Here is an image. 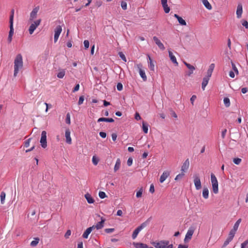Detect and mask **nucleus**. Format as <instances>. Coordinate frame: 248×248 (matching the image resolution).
Segmentation results:
<instances>
[{
  "mask_svg": "<svg viewBox=\"0 0 248 248\" xmlns=\"http://www.w3.org/2000/svg\"><path fill=\"white\" fill-rule=\"evenodd\" d=\"M23 66V58L21 54H18L14 61V76L16 77L20 69Z\"/></svg>",
  "mask_w": 248,
  "mask_h": 248,
  "instance_id": "1",
  "label": "nucleus"
},
{
  "mask_svg": "<svg viewBox=\"0 0 248 248\" xmlns=\"http://www.w3.org/2000/svg\"><path fill=\"white\" fill-rule=\"evenodd\" d=\"M151 219L152 217H151L149 218H148L145 221L141 223L140 226H138L134 231L132 235V238L133 239H135L137 237L140 232L143 229L145 228L149 224Z\"/></svg>",
  "mask_w": 248,
  "mask_h": 248,
  "instance_id": "2",
  "label": "nucleus"
},
{
  "mask_svg": "<svg viewBox=\"0 0 248 248\" xmlns=\"http://www.w3.org/2000/svg\"><path fill=\"white\" fill-rule=\"evenodd\" d=\"M211 181L212 183L213 191L215 194H217L218 192V184L217 179L213 173L211 174Z\"/></svg>",
  "mask_w": 248,
  "mask_h": 248,
  "instance_id": "3",
  "label": "nucleus"
},
{
  "mask_svg": "<svg viewBox=\"0 0 248 248\" xmlns=\"http://www.w3.org/2000/svg\"><path fill=\"white\" fill-rule=\"evenodd\" d=\"M46 137V131H43L41 133L40 142L41 147L44 149H45L47 147Z\"/></svg>",
  "mask_w": 248,
  "mask_h": 248,
  "instance_id": "4",
  "label": "nucleus"
},
{
  "mask_svg": "<svg viewBox=\"0 0 248 248\" xmlns=\"http://www.w3.org/2000/svg\"><path fill=\"white\" fill-rule=\"evenodd\" d=\"M169 244V241L162 240L158 242H153V245L155 248H166L167 245Z\"/></svg>",
  "mask_w": 248,
  "mask_h": 248,
  "instance_id": "5",
  "label": "nucleus"
},
{
  "mask_svg": "<svg viewBox=\"0 0 248 248\" xmlns=\"http://www.w3.org/2000/svg\"><path fill=\"white\" fill-rule=\"evenodd\" d=\"M194 178V183L195 186V188L197 190H199L201 188V182L199 176V174H195L193 176Z\"/></svg>",
  "mask_w": 248,
  "mask_h": 248,
  "instance_id": "6",
  "label": "nucleus"
},
{
  "mask_svg": "<svg viewBox=\"0 0 248 248\" xmlns=\"http://www.w3.org/2000/svg\"><path fill=\"white\" fill-rule=\"evenodd\" d=\"M62 31V27L60 25L57 26L54 30V43L57 42L59 37Z\"/></svg>",
  "mask_w": 248,
  "mask_h": 248,
  "instance_id": "7",
  "label": "nucleus"
},
{
  "mask_svg": "<svg viewBox=\"0 0 248 248\" xmlns=\"http://www.w3.org/2000/svg\"><path fill=\"white\" fill-rule=\"evenodd\" d=\"M39 10V6H37L34 8L30 14V20H32L36 17L37 14Z\"/></svg>",
  "mask_w": 248,
  "mask_h": 248,
  "instance_id": "8",
  "label": "nucleus"
},
{
  "mask_svg": "<svg viewBox=\"0 0 248 248\" xmlns=\"http://www.w3.org/2000/svg\"><path fill=\"white\" fill-rule=\"evenodd\" d=\"M189 167V159H186L185 161L183 163L181 170L182 172H186Z\"/></svg>",
  "mask_w": 248,
  "mask_h": 248,
  "instance_id": "9",
  "label": "nucleus"
},
{
  "mask_svg": "<svg viewBox=\"0 0 248 248\" xmlns=\"http://www.w3.org/2000/svg\"><path fill=\"white\" fill-rule=\"evenodd\" d=\"M105 219L103 217H101V221L97 222V223L96 224V225H93L92 226V227H93V230L94 229H96L97 230H100L101 229H102V228H103L104 227V222H105Z\"/></svg>",
  "mask_w": 248,
  "mask_h": 248,
  "instance_id": "10",
  "label": "nucleus"
},
{
  "mask_svg": "<svg viewBox=\"0 0 248 248\" xmlns=\"http://www.w3.org/2000/svg\"><path fill=\"white\" fill-rule=\"evenodd\" d=\"M153 40L155 41L156 45L158 46V47L161 50H164L165 49L164 45L161 43L160 40L156 36H154Z\"/></svg>",
  "mask_w": 248,
  "mask_h": 248,
  "instance_id": "11",
  "label": "nucleus"
},
{
  "mask_svg": "<svg viewBox=\"0 0 248 248\" xmlns=\"http://www.w3.org/2000/svg\"><path fill=\"white\" fill-rule=\"evenodd\" d=\"M138 68L139 69V73L140 76L142 78L143 81L147 80V77L146 76L145 73L143 70L141 69L142 65L141 64H139L137 65Z\"/></svg>",
  "mask_w": 248,
  "mask_h": 248,
  "instance_id": "12",
  "label": "nucleus"
},
{
  "mask_svg": "<svg viewBox=\"0 0 248 248\" xmlns=\"http://www.w3.org/2000/svg\"><path fill=\"white\" fill-rule=\"evenodd\" d=\"M194 233V230L192 229H189L185 236L184 241L186 242L187 241L191 239L192 236Z\"/></svg>",
  "mask_w": 248,
  "mask_h": 248,
  "instance_id": "13",
  "label": "nucleus"
},
{
  "mask_svg": "<svg viewBox=\"0 0 248 248\" xmlns=\"http://www.w3.org/2000/svg\"><path fill=\"white\" fill-rule=\"evenodd\" d=\"M184 63L186 66V67L189 69V71L188 73L187 74V75L188 76H190L193 73L194 70H195V67L194 66L190 64L189 63H188L186 62H184Z\"/></svg>",
  "mask_w": 248,
  "mask_h": 248,
  "instance_id": "14",
  "label": "nucleus"
},
{
  "mask_svg": "<svg viewBox=\"0 0 248 248\" xmlns=\"http://www.w3.org/2000/svg\"><path fill=\"white\" fill-rule=\"evenodd\" d=\"M169 175H170L169 171H164L160 177V179H159L160 182L161 183H163Z\"/></svg>",
  "mask_w": 248,
  "mask_h": 248,
  "instance_id": "15",
  "label": "nucleus"
},
{
  "mask_svg": "<svg viewBox=\"0 0 248 248\" xmlns=\"http://www.w3.org/2000/svg\"><path fill=\"white\" fill-rule=\"evenodd\" d=\"M10 28V31L9 32V35L8 37V43H11L12 40V37L14 34V26L12 25H9Z\"/></svg>",
  "mask_w": 248,
  "mask_h": 248,
  "instance_id": "16",
  "label": "nucleus"
},
{
  "mask_svg": "<svg viewBox=\"0 0 248 248\" xmlns=\"http://www.w3.org/2000/svg\"><path fill=\"white\" fill-rule=\"evenodd\" d=\"M93 227H90L88 228L83 232L82 235V237L85 239H87L88 238L89 235L92 232V231L93 230Z\"/></svg>",
  "mask_w": 248,
  "mask_h": 248,
  "instance_id": "17",
  "label": "nucleus"
},
{
  "mask_svg": "<svg viewBox=\"0 0 248 248\" xmlns=\"http://www.w3.org/2000/svg\"><path fill=\"white\" fill-rule=\"evenodd\" d=\"M243 13V7L241 4H239L237 7L236 16L238 18H240Z\"/></svg>",
  "mask_w": 248,
  "mask_h": 248,
  "instance_id": "18",
  "label": "nucleus"
},
{
  "mask_svg": "<svg viewBox=\"0 0 248 248\" xmlns=\"http://www.w3.org/2000/svg\"><path fill=\"white\" fill-rule=\"evenodd\" d=\"M65 136L66 142L68 144H71L72 142V140L70 137V131L69 129L66 130Z\"/></svg>",
  "mask_w": 248,
  "mask_h": 248,
  "instance_id": "19",
  "label": "nucleus"
},
{
  "mask_svg": "<svg viewBox=\"0 0 248 248\" xmlns=\"http://www.w3.org/2000/svg\"><path fill=\"white\" fill-rule=\"evenodd\" d=\"M209 79L210 78L206 76L203 78L202 84V88L203 90H205V88L207 86Z\"/></svg>",
  "mask_w": 248,
  "mask_h": 248,
  "instance_id": "20",
  "label": "nucleus"
},
{
  "mask_svg": "<svg viewBox=\"0 0 248 248\" xmlns=\"http://www.w3.org/2000/svg\"><path fill=\"white\" fill-rule=\"evenodd\" d=\"M84 197L89 203L91 204L94 202V199L89 193H87L85 194Z\"/></svg>",
  "mask_w": 248,
  "mask_h": 248,
  "instance_id": "21",
  "label": "nucleus"
},
{
  "mask_svg": "<svg viewBox=\"0 0 248 248\" xmlns=\"http://www.w3.org/2000/svg\"><path fill=\"white\" fill-rule=\"evenodd\" d=\"M215 68V64L214 63H211L209 67V69L207 71V74L206 77H208L209 78H210L211 77L212 72L213 71V70Z\"/></svg>",
  "mask_w": 248,
  "mask_h": 248,
  "instance_id": "22",
  "label": "nucleus"
},
{
  "mask_svg": "<svg viewBox=\"0 0 248 248\" xmlns=\"http://www.w3.org/2000/svg\"><path fill=\"white\" fill-rule=\"evenodd\" d=\"M202 195L205 199H207L209 197V190L207 187H204L202 190Z\"/></svg>",
  "mask_w": 248,
  "mask_h": 248,
  "instance_id": "23",
  "label": "nucleus"
},
{
  "mask_svg": "<svg viewBox=\"0 0 248 248\" xmlns=\"http://www.w3.org/2000/svg\"><path fill=\"white\" fill-rule=\"evenodd\" d=\"M148 59L149 61V67L151 71H154L155 65L153 62L149 55H148Z\"/></svg>",
  "mask_w": 248,
  "mask_h": 248,
  "instance_id": "24",
  "label": "nucleus"
},
{
  "mask_svg": "<svg viewBox=\"0 0 248 248\" xmlns=\"http://www.w3.org/2000/svg\"><path fill=\"white\" fill-rule=\"evenodd\" d=\"M133 245L136 248H148L146 244L141 243H134Z\"/></svg>",
  "mask_w": 248,
  "mask_h": 248,
  "instance_id": "25",
  "label": "nucleus"
},
{
  "mask_svg": "<svg viewBox=\"0 0 248 248\" xmlns=\"http://www.w3.org/2000/svg\"><path fill=\"white\" fill-rule=\"evenodd\" d=\"M121 161L120 158H117L114 167V172H116L120 168Z\"/></svg>",
  "mask_w": 248,
  "mask_h": 248,
  "instance_id": "26",
  "label": "nucleus"
},
{
  "mask_svg": "<svg viewBox=\"0 0 248 248\" xmlns=\"http://www.w3.org/2000/svg\"><path fill=\"white\" fill-rule=\"evenodd\" d=\"M65 75V69H60V72L57 74V77L59 78H62Z\"/></svg>",
  "mask_w": 248,
  "mask_h": 248,
  "instance_id": "27",
  "label": "nucleus"
},
{
  "mask_svg": "<svg viewBox=\"0 0 248 248\" xmlns=\"http://www.w3.org/2000/svg\"><path fill=\"white\" fill-rule=\"evenodd\" d=\"M14 9L11 11V14L9 18V25L14 26Z\"/></svg>",
  "mask_w": 248,
  "mask_h": 248,
  "instance_id": "28",
  "label": "nucleus"
},
{
  "mask_svg": "<svg viewBox=\"0 0 248 248\" xmlns=\"http://www.w3.org/2000/svg\"><path fill=\"white\" fill-rule=\"evenodd\" d=\"M202 2L206 9L208 10L212 9V7L208 0H202Z\"/></svg>",
  "mask_w": 248,
  "mask_h": 248,
  "instance_id": "29",
  "label": "nucleus"
},
{
  "mask_svg": "<svg viewBox=\"0 0 248 248\" xmlns=\"http://www.w3.org/2000/svg\"><path fill=\"white\" fill-rule=\"evenodd\" d=\"M169 57L170 58V59L171 60L172 62L174 63L178 64V62H177V60H176V58L175 57V56L173 55L172 52L169 51Z\"/></svg>",
  "mask_w": 248,
  "mask_h": 248,
  "instance_id": "30",
  "label": "nucleus"
},
{
  "mask_svg": "<svg viewBox=\"0 0 248 248\" xmlns=\"http://www.w3.org/2000/svg\"><path fill=\"white\" fill-rule=\"evenodd\" d=\"M142 124V130H143V132L145 134H147L148 131V126L149 125H148V124L147 123L143 121Z\"/></svg>",
  "mask_w": 248,
  "mask_h": 248,
  "instance_id": "31",
  "label": "nucleus"
},
{
  "mask_svg": "<svg viewBox=\"0 0 248 248\" xmlns=\"http://www.w3.org/2000/svg\"><path fill=\"white\" fill-rule=\"evenodd\" d=\"M161 4L162 5L165 13L166 14L169 13L170 11V8L168 6L167 3H162Z\"/></svg>",
  "mask_w": 248,
  "mask_h": 248,
  "instance_id": "32",
  "label": "nucleus"
},
{
  "mask_svg": "<svg viewBox=\"0 0 248 248\" xmlns=\"http://www.w3.org/2000/svg\"><path fill=\"white\" fill-rule=\"evenodd\" d=\"M6 197V194L4 192L2 191L0 193V202L1 204H4L5 202V199Z\"/></svg>",
  "mask_w": 248,
  "mask_h": 248,
  "instance_id": "33",
  "label": "nucleus"
},
{
  "mask_svg": "<svg viewBox=\"0 0 248 248\" xmlns=\"http://www.w3.org/2000/svg\"><path fill=\"white\" fill-rule=\"evenodd\" d=\"M223 103L226 107H229L230 106V100L228 97H225L223 99Z\"/></svg>",
  "mask_w": 248,
  "mask_h": 248,
  "instance_id": "34",
  "label": "nucleus"
},
{
  "mask_svg": "<svg viewBox=\"0 0 248 248\" xmlns=\"http://www.w3.org/2000/svg\"><path fill=\"white\" fill-rule=\"evenodd\" d=\"M39 241V238H34V240H33L31 242L30 245L31 247H35L38 244Z\"/></svg>",
  "mask_w": 248,
  "mask_h": 248,
  "instance_id": "35",
  "label": "nucleus"
},
{
  "mask_svg": "<svg viewBox=\"0 0 248 248\" xmlns=\"http://www.w3.org/2000/svg\"><path fill=\"white\" fill-rule=\"evenodd\" d=\"M177 20L179 24L183 26H186V21L183 19V18L181 16H180L178 19Z\"/></svg>",
  "mask_w": 248,
  "mask_h": 248,
  "instance_id": "36",
  "label": "nucleus"
},
{
  "mask_svg": "<svg viewBox=\"0 0 248 248\" xmlns=\"http://www.w3.org/2000/svg\"><path fill=\"white\" fill-rule=\"evenodd\" d=\"M36 29V27H35L34 25L31 24L29 29V31L30 34H32L33 32H34V30Z\"/></svg>",
  "mask_w": 248,
  "mask_h": 248,
  "instance_id": "37",
  "label": "nucleus"
},
{
  "mask_svg": "<svg viewBox=\"0 0 248 248\" xmlns=\"http://www.w3.org/2000/svg\"><path fill=\"white\" fill-rule=\"evenodd\" d=\"M236 232V231H235V230H234L233 229H232L230 231V232L229 233L228 237L232 238V239H233L234 236V235H235V234Z\"/></svg>",
  "mask_w": 248,
  "mask_h": 248,
  "instance_id": "38",
  "label": "nucleus"
},
{
  "mask_svg": "<svg viewBox=\"0 0 248 248\" xmlns=\"http://www.w3.org/2000/svg\"><path fill=\"white\" fill-rule=\"evenodd\" d=\"M142 192H143V189L142 188H140V190L139 191H138L137 192V193H136V197L137 198H139L140 197H141L142 195Z\"/></svg>",
  "mask_w": 248,
  "mask_h": 248,
  "instance_id": "39",
  "label": "nucleus"
},
{
  "mask_svg": "<svg viewBox=\"0 0 248 248\" xmlns=\"http://www.w3.org/2000/svg\"><path fill=\"white\" fill-rule=\"evenodd\" d=\"M184 175H185L184 173L182 172L181 173H179V174L176 175L174 180L175 181H177L178 180L181 179Z\"/></svg>",
  "mask_w": 248,
  "mask_h": 248,
  "instance_id": "40",
  "label": "nucleus"
},
{
  "mask_svg": "<svg viewBox=\"0 0 248 248\" xmlns=\"http://www.w3.org/2000/svg\"><path fill=\"white\" fill-rule=\"evenodd\" d=\"M119 57L121 58V59L123 61H124L125 62H126V57H125V55H124V54L122 52H119Z\"/></svg>",
  "mask_w": 248,
  "mask_h": 248,
  "instance_id": "41",
  "label": "nucleus"
},
{
  "mask_svg": "<svg viewBox=\"0 0 248 248\" xmlns=\"http://www.w3.org/2000/svg\"><path fill=\"white\" fill-rule=\"evenodd\" d=\"M98 159L94 155L93 156L92 162L94 165H96L98 164Z\"/></svg>",
  "mask_w": 248,
  "mask_h": 248,
  "instance_id": "42",
  "label": "nucleus"
},
{
  "mask_svg": "<svg viewBox=\"0 0 248 248\" xmlns=\"http://www.w3.org/2000/svg\"><path fill=\"white\" fill-rule=\"evenodd\" d=\"M99 197L101 199H104L107 197L106 194L103 191H100L99 192Z\"/></svg>",
  "mask_w": 248,
  "mask_h": 248,
  "instance_id": "43",
  "label": "nucleus"
},
{
  "mask_svg": "<svg viewBox=\"0 0 248 248\" xmlns=\"http://www.w3.org/2000/svg\"><path fill=\"white\" fill-rule=\"evenodd\" d=\"M242 160L239 158H235L233 160V163L236 165H239L241 162Z\"/></svg>",
  "mask_w": 248,
  "mask_h": 248,
  "instance_id": "44",
  "label": "nucleus"
},
{
  "mask_svg": "<svg viewBox=\"0 0 248 248\" xmlns=\"http://www.w3.org/2000/svg\"><path fill=\"white\" fill-rule=\"evenodd\" d=\"M121 6L123 10L127 9V3L125 1H122L121 3Z\"/></svg>",
  "mask_w": 248,
  "mask_h": 248,
  "instance_id": "45",
  "label": "nucleus"
},
{
  "mask_svg": "<svg viewBox=\"0 0 248 248\" xmlns=\"http://www.w3.org/2000/svg\"><path fill=\"white\" fill-rule=\"evenodd\" d=\"M231 63L233 70L236 73V74H238V71L235 64L232 62Z\"/></svg>",
  "mask_w": 248,
  "mask_h": 248,
  "instance_id": "46",
  "label": "nucleus"
},
{
  "mask_svg": "<svg viewBox=\"0 0 248 248\" xmlns=\"http://www.w3.org/2000/svg\"><path fill=\"white\" fill-rule=\"evenodd\" d=\"M116 87H117V90L119 91H122L123 90V84L121 83H120V82L118 83L117 84Z\"/></svg>",
  "mask_w": 248,
  "mask_h": 248,
  "instance_id": "47",
  "label": "nucleus"
},
{
  "mask_svg": "<svg viewBox=\"0 0 248 248\" xmlns=\"http://www.w3.org/2000/svg\"><path fill=\"white\" fill-rule=\"evenodd\" d=\"M83 44H84L85 48L88 49L89 48V45H90L89 41L87 40H85L84 41Z\"/></svg>",
  "mask_w": 248,
  "mask_h": 248,
  "instance_id": "48",
  "label": "nucleus"
},
{
  "mask_svg": "<svg viewBox=\"0 0 248 248\" xmlns=\"http://www.w3.org/2000/svg\"><path fill=\"white\" fill-rule=\"evenodd\" d=\"M115 230L114 228H107L105 229V232L107 233H110L113 232Z\"/></svg>",
  "mask_w": 248,
  "mask_h": 248,
  "instance_id": "49",
  "label": "nucleus"
},
{
  "mask_svg": "<svg viewBox=\"0 0 248 248\" xmlns=\"http://www.w3.org/2000/svg\"><path fill=\"white\" fill-rule=\"evenodd\" d=\"M84 100V97L83 96H80L79 98L78 102V105H81L82 104H83V102Z\"/></svg>",
  "mask_w": 248,
  "mask_h": 248,
  "instance_id": "50",
  "label": "nucleus"
},
{
  "mask_svg": "<svg viewBox=\"0 0 248 248\" xmlns=\"http://www.w3.org/2000/svg\"><path fill=\"white\" fill-rule=\"evenodd\" d=\"M104 119H105L104 122L113 123L114 122V119L111 118H104Z\"/></svg>",
  "mask_w": 248,
  "mask_h": 248,
  "instance_id": "51",
  "label": "nucleus"
},
{
  "mask_svg": "<svg viewBox=\"0 0 248 248\" xmlns=\"http://www.w3.org/2000/svg\"><path fill=\"white\" fill-rule=\"evenodd\" d=\"M65 122L66 124H70V116L69 113L66 114Z\"/></svg>",
  "mask_w": 248,
  "mask_h": 248,
  "instance_id": "52",
  "label": "nucleus"
},
{
  "mask_svg": "<svg viewBox=\"0 0 248 248\" xmlns=\"http://www.w3.org/2000/svg\"><path fill=\"white\" fill-rule=\"evenodd\" d=\"M41 21V19H38L34 22L33 23H32L34 26H35V27H37L40 24V22Z\"/></svg>",
  "mask_w": 248,
  "mask_h": 248,
  "instance_id": "53",
  "label": "nucleus"
},
{
  "mask_svg": "<svg viewBox=\"0 0 248 248\" xmlns=\"http://www.w3.org/2000/svg\"><path fill=\"white\" fill-rule=\"evenodd\" d=\"M248 244V240H247L241 244V248H246V247Z\"/></svg>",
  "mask_w": 248,
  "mask_h": 248,
  "instance_id": "54",
  "label": "nucleus"
},
{
  "mask_svg": "<svg viewBox=\"0 0 248 248\" xmlns=\"http://www.w3.org/2000/svg\"><path fill=\"white\" fill-rule=\"evenodd\" d=\"M133 163V159L132 157L128 158L127 161V164L128 166H131Z\"/></svg>",
  "mask_w": 248,
  "mask_h": 248,
  "instance_id": "55",
  "label": "nucleus"
},
{
  "mask_svg": "<svg viewBox=\"0 0 248 248\" xmlns=\"http://www.w3.org/2000/svg\"><path fill=\"white\" fill-rule=\"evenodd\" d=\"M31 138H30V139H28L25 142L24 146H25V147L27 148V147H28L30 146V141H31Z\"/></svg>",
  "mask_w": 248,
  "mask_h": 248,
  "instance_id": "56",
  "label": "nucleus"
},
{
  "mask_svg": "<svg viewBox=\"0 0 248 248\" xmlns=\"http://www.w3.org/2000/svg\"><path fill=\"white\" fill-rule=\"evenodd\" d=\"M71 232L70 230H68L66 233H65V235H64V237L66 238H68L69 236L71 235Z\"/></svg>",
  "mask_w": 248,
  "mask_h": 248,
  "instance_id": "57",
  "label": "nucleus"
},
{
  "mask_svg": "<svg viewBox=\"0 0 248 248\" xmlns=\"http://www.w3.org/2000/svg\"><path fill=\"white\" fill-rule=\"evenodd\" d=\"M149 191L151 193H154V192H155V187H154V186L153 184H152L150 185V189H149Z\"/></svg>",
  "mask_w": 248,
  "mask_h": 248,
  "instance_id": "58",
  "label": "nucleus"
},
{
  "mask_svg": "<svg viewBox=\"0 0 248 248\" xmlns=\"http://www.w3.org/2000/svg\"><path fill=\"white\" fill-rule=\"evenodd\" d=\"M99 136L102 138H105L107 137V134L105 132L101 131L99 132Z\"/></svg>",
  "mask_w": 248,
  "mask_h": 248,
  "instance_id": "59",
  "label": "nucleus"
},
{
  "mask_svg": "<svg viewBox=\"0 0 248 248\" xmlns=\"http://www.w3.org/2000/svg\"><path fill=\"white\" fill-rule=\"evenodd\" d=\"M79 84H77L76 85V86L74 88V89L73 90V92L74 93V92L78 91L79 90Z\"/></svg>",
  "mask_w": 248,
  "mask_h": 248,
  "instance_id": "60",
  "label": "nucleus"
},
{
  "mask_svg": "<svg viewBox=\"0 0 248 248\" xmlns=\"http://www.w3.org/2000/svg\"><path fill=\"white\" fill-rule=\"evenodd\" d=\"M197 96L195 95H193L190 98V102L192 105L194 104L195 100L196 99Z\"/></svg>",
  "mask_w": 248,
  "mask_h": 248,
  "instance_id": "61",
  "label": "nucleus"
},
{
  "mask_svg": "<svg viewBox=\"0 0 248 248\" xmlns=\"http://www.w3.org/2000/svg\"><path fill=\"white\" fill-rule=\"evenodd\" d=\"M240 224H239L238 223H237L236 222L235 223L233 227V228L232 229L237 231V230H238V228L239 227V226Z\"/></svg>",
  "mask_w": 248,
  "mask_h": 248,
  "instance_id": "62",
  "label": "nucleus"
},
{
  "mask_svg": "<svg viewBox=\"0 0 248 248\" xmlns=\"http://www.w3.org/2000/svg\"><path fill=\"white\" fill-rule=\"evenodd\" d=\"M111 137H112V140H113V141H115L117 139V135L116 133H114L112 134Z\"/></svg>",
  "mask_w": 248,
  "mask_h": 248,
  "instance_id": "63",
  "label": "nucleus"
},
{
  "mask_svg": "<svg viewBox=\"0 0 248 248\" xmlns=\"http://www.w3.org/2000/svg\"><path fill=\"white\" fill-rule=\"evenodd\" d=\"M242 25L244 26L246 29H248V22L246 20H244L242 23Z\"/></svg>",
  "mask_w": 248,
  "mask_h": 248,
  "instance_id": "64",
  "label": "nucleus"
}]
</instances>
